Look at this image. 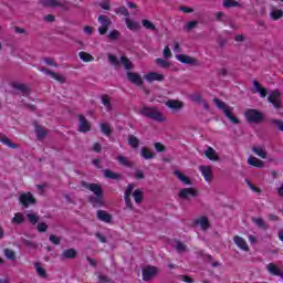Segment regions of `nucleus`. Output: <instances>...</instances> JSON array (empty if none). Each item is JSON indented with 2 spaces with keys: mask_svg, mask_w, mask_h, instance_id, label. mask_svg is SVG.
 I'll return each instance as SVG.
<instances>
[{
  "mask_svg": "<svg viewBox=\"0 0 283 283\" xmlns=\"http://www.w3.org/2000/svg\"><path fill=\"white\" fill-rule=\"evenodd\" d=\"M82 187L92 191L94 196L88 197V202L94 207H105V197L103 195V187L98 184H87V181H81Z\"/></svg>",
  "mask_w": 283,
  "mask_h": 283,
  "instance_id": "1",
  "label": "nucleus"
},
{
  "mask_svg": "<svg viewBox=\"0 0 283 283\" xmlns=\"http://www.w3.org/2000/svg\"><path fill=\"white\" fill-rule=\"evenodd\" d=\"M140 116L148 118L149 120H155V123H165L166 118L157 107L144 106L139 111Z\"/></svg>",
  "mask_w": 283,
  "mask_h": 283,
  "instance_id": "2",
  "label": "nucleus"
},
{
  "mask_svg": "<svg viewBox=\"0 0 283 283\" xmlns=\"http://www.w3.org/2000/svg\"><path fill=\"white\" fill-rule=\"evenodd\" d=\"M247 123L250 125H260L264 123V113L255 108H248L244 113Z\"/></svg>",
  "mask_w": 283,
  "mask_h": 283,
  "instance_id": "3",
  "label": "nucleus"
},
{
  "mask_svg": "<svg viewBox=\"0 0 283 283\" xmlns=\"http://www.w3.org/2000/svg\"><path fill=\"white\" fill-rule=\"evenodd\" d=\"M268 102L273 105L275 109L282 107V92L280 90H274L269 93Z\"/></svg>",
  "mask_w": 283,
  "mask_h": 283,
  "instance_id": "4",
  "label": "nucleus"
},
{
  "mask_svg": "<svg viewBox=\"0 0 283 283\" xmlns=\"http://www.w3.org/2000/svg\"><path fill=\"white\" fill-rule=\"evenodd\" d=\"M19 202L24 209H29L30 206L36 205V199L34 198L32 192H23L19 197Z\"/></svg>",
  "mask_w": 283,
  "mask_h": 283,
  "instance_id": "5",
  "label": "nucleus"
},
{
  "mask_svg": "<svg viewBox=\"0 0 283 283\" xmlns=\"http://www.w3.org/2000/svg\"><path fill=\"white\" fill-rule=\"evenodd\" d=\"M142 275L144 282H151V280H154V277L158 275V268L154 265H148L142 270Z\"/></svg>",
  "mask_w": 283,
  "mask_h": 283,
  "instance_id": "6",
  "label": "nucleus"
},
{
  "mask_svg": "<svg viewBox=\"0 0 283 283\" xmlns=\"http://www.w3.org/2000/svg\"><path fill=\"white\" fill-rule=\"evenodd\" d=\"M98 22L101 23V27L98 28V32L99 34H105L106 32H108L109 27L112 25V19H109V17L105 15V14H101L97 18Z\"/></svg>",
  "mask_w": 283,
  "mask_h": 283,
  "instance_id": "7",
  "label": "nucleus"
},
{
  "mask_svg": "<svg viewBox=\"0 0 283 283\" xmlns=\"http://www.w3.org/2000/svg\"><path fill=\"white\" fill-rule=\"evenodd\" d=\"M178 197L181 200H190V198H198V190H196L195 188H182L179 191Z\"/></svg>",
  "mask_w": 283,
  "mask_h": 283,
  "instance_id": "8",
  "label": "nucleus"
},
{
  "mask_svg": "<svg viewBox=\"0 0 283 283\" xmlns=\"http://www.w3.org/2000/svg\"><path fill=\"white\" fill-rule=\"evenodd\" d=\"M78 132L82 134H87V132H92V124L90 120L85 118V115H78Z\"/></svg>",
  "mask_w": 283,
  "mask_h": 283,
  "instance_id": "9",
  "label": "nucleus"
},
{
  "mask_svg": "<svg viewBox=\"0 0 283 283\" xmlns=\"http://www.w3.org/2000/svg\"><path fill=\"white\" fill-rule=\"evenodd\" d=\"M13 90L21 92L22 96H30V86L24 83L13 82L10 84Z\"/></svg>",
  "mask_w": 283,
  "mask_h": 283,
  "instance_id": "10",
  "label": "nucleus"
},
{
  "mask_svg": "<svg viewBox=\"0 0 283 283\" xmlns=\"http://www.w3.org/2000/svg\"><path fill=\"white\" fill-rule=\"evenodd\" d=\"M126 76H127L129 83H132L133 85L140 86L144 83L143 77H140V74H138V73H134L132 71H128L126 73Z\"/></svg>",
  "mask_w": 283,
  "mask_h": 283,
  "instance_id": "11",
  "label": "nucleus"
},
{
  "mask_svg": "<svg viewBox=\"0 0 283 283\" xmlns=\"http://www.w3.org/2000/svg\"><path fill=\"white\" fill-rule=\"evenodd\" d=\"M40 72H43V74H46L48 76H51L54 78V81H57V83H65V77L54 71H51L50 69L42 67L40 69Z\"/></svg>",
  "mask_w": 283,
  "mask_h": 283,
  "instance_id": "12",
  "label": "nucleus"
},
{
  "mask_svg": "<svg viewBox=\"0 0 283 283\" xmlns=\"http://www.w3.org/2000/svg\"><path fill=\"white\" fill-rule=\"evenodd\" d=\"M177 61L179 63H182L184 65H196L198 63V60L187 55V54H178L176 55Z\"/></svg>",
  "mask_w": 283,
  "mask_h": 283,
  "instance_id": "13",
  "label": "nucleus"
},
{
  "mask_svg": "<svg viewBox=\"0 0 283 283\" xmlns=\"http://www.w3.org/2000/svg\"><path fill=\"white\" fill-rule=\"evenodd\" d=\"M76 255H78V252L74 248L66 249L62 252L61 260L62 262L65 260H74Z\"/></svg>",
  "mask_w": 283,
  "mask_h": 283,
  "instance_id": "14",
  "label": "nucleus"
},
{
  "mask_svg": "<svg viewBox=\"0 0 283 283\" xmlns=\"http://www.w3.org/2000/svg\"><path fill=\"white\" fill-rule=\"evenodd\" d=\"M33 125L35 127V134H36L38 140H43L45 136H48V130H45V128H43V126H41L39 122H34Z\"/></svg>",
  "mask_w": 283,
  "mask_h": 283,
  "instance_id": "15",
  "label": "nucleus"
},
{
  "mask_svg": "<svg viewBox=\"0 0 283 283\" xmlns=\"http://www.w3.org/2000/svg\"><path fill=\"white\" fill-rule=\"evenodd\" d=\"M145 78L148 83H154V81L163 82L165 81V75L159 74L157 72H149L148 74L145 75Z\"/></svg>",
  "mask_w": 283,
  "mask_h": 283,
  "instance_id": "16",
  "label": "nucleus"
},
{
  "mask_svg": "<svg viewBox=\"0 0 283 283\" xmlns=\"http://www.w3.org/2000/svg\"><path fill=\"white\" fill-rule=\"evenodd\" d=\"M233 241H234V244H237V247H238L239 249H241V251H247V252L250 251L249 244H247V241H245L242 237L235 235V237L233 238Z\"/></svg>",
  "mask_w": 283,
  "mask_h": 283,
  "instance_id": "17",
  "label": "nucleus"
},
{
  "mask_svg": "<svg viewBox=\"0 0 283 283\" xmlns=\"http://www.w3.org/2000/svg\"><path fill=\"white\" fill-rule=\"evenodd\" d=\"M223 114L226 118L230 120V123H233V125H240V119L233 114V108L228 107L227 109H224Z\"/></svg>",
  "mask_w": 283,
  "mask_h": 283,
  "instance_id": "18",
  "label": "nucleus"
},
{
  "mask_svg": "<svg viewBox=\"0 0 283 283\" xmlns=\"http://www.w3.org/2000/svg\"><path fill=\"white\" fill-rule=\"evenodd\" d=\"M104 177L108 178L109 180H123V175L118 174V172H114L109 169H104L103 170Z\"/></svg>",
  "mask_w": 283,
  "mask_h": 283,
  "instance_id": "19",
  "label": "nucleus"
},
{
  "mask_svg": "<svg viewBox=\"0 0 283 283\" xmlns=\"http://www.w3.org/2000/svg\"><path fill=\"white\" fill-rule=\"evenodd\" d=\"M205 156L208 157L209 160H213L216 163H219L220 160V156H218V153H216L213 147H208V149L205 150Z\"/></svg>",
  "mask_w": 283,
  "mask_h": 283,
  "instance_id": "20",
  "label": "nucleus"
},
{
  "mask_svg": "<svg viewBox=\"0 0 283 283\" xmlns=\"http://www.w3.org/2000/svg\"><path fill=\"white\" fill-rule=\"evenodd\" d=\"M97 220L109 224L112 222V214L107 213L105 210H97Z\"/></svg>",
  "mask_w": 283,
  "mask_h": 283,
  "instance_id": "21",
  "label": "nucleus"
},
{
  "mask_svg": "<svg viewBox=\"0 0 283 283\" xmlns=\"http://www.w3.org/2000/svg\"><path fill=\"white\" fill-rule=\"evenodd\" d=\"M248 165H251L252 167H258V169H263L264 161L258 159L256 157L250 156L248 158Z\"/></svg>",
  "mask_w": 283,
  "mask_h": 283,
  "instance_id": "22",
  "label": "nucleus"
},
{
  "mask_svg": "<svg viewBox=\"0 0 283 283\" xmlns=\"http://www.w3.org/2000/svg\"><path fill=\"white\" fill-rule=\"evenodd\" d=\"M119 61L122 65H124V70H127V72H132L134 70V63L129 60L127 56H120Z\"/></svg>",
  "mask_w": 283,
  "mask_h": 283,
  "instance_id": "23",
  "label": "nucleus"
},
{
  "mask_svg": "<svg viewBox=\"0 0 283 283\" xmlns=\"http://www.w3.org/2000/svg\"><path fill=\"white\" fill-rule=\"evenodd\" d=\"M205 180H207V182H209V180H211V176H212V171H211V167L209 166H200L199 167Z\"/></svg>",
  "mask_w": 283,
  "mask_h": 283,
  "instance_id": "24",
  "label": "nucleus"
},
{
  "mask_svg": "<svg viewBox=\"0 0 283 283\" xmlns=\"http://www.w3.org/2000/svg\"><path fill=\"white\" fill-rule=\"evenodd\" d=\"M195 224H200L203 231H207V229L211 227V224L209 223V218L207 217H200L199 219H196Z\"/></svg>",
  "mask_w": 283,
  "mask_h": 283,
  "instance_id": "25",
  "label": "nucleus"
},
{
  "mask_svg": "<svg viewBox=\"0 0 283 283\" xmlns=\"http://www.w3.org/2000/svg\"><path fill=\"white\" fill-rule=\"evenodd\" d=\"M166 105L169 107V109H174V112H178V109H182V103L176 99H168L166 102Z\"/></svg>",
  "mask_w": 283,
  "mask_h": 283,
  "instance_id": "26",
  "label": "nucleus"
},
{
  "mask_svg": "<svg viewBox=\"0 0 283 283\" xmlns=\"http://www.w3.org/2000/svg\"><path fill=\"white\" fill-rule=\"evenodd\" d=\"M40 3L43 8H57V6H63V3L56 0H41Z\"/></svg>",
  "mask_w": 283,
  "mask_h": 283,
  "instance_id": "27",
  "label": "nucleus"
},
{
  "mask_svg": "<svg viewBox=\"0 0 283 283\" xmlns=\"http://www.w3.org/2000/svg\"><path fill=\"white\" fill-rule=\"evenodd\" d=\"M252 222H254V224H256V227L259 229H262L263 231L269 230V224H266V222L262 218H252Z\"/></svg>",
  "mask_w": 283,
  "mask_h": 283,
  "instance_id": "28",
  "label": "nucleus"
},
{
  "mask_svg": "<svg viewBox=\"0 0 283 283\" xmlns=\"http://www.w3.org/2000/svg\"><path fill=\"white\" fill-rule=\"evenodd\" d=\"M174 174L178 178V180L184 182V185H192L191 179L189 177L185 176L182 172H180V170H175Z\"/></svg>",
  "mask_w": 283,
  "mask_h": 283,
  "instance_id": "29",
  "label": "nucleus"
},
{
  "mask_svg": "<svg viewBox=\"0 0 283 283\" xmlns=\"http://www.w3.org/2000/svg\"><path fill=\"white\" fill-rule=\"evenodd\" d=\"M268 271L272 275H276L279 277H283V273L281 272V270L277 269V266H275V264H273V263L268 264Z\"/></svg>",
  "mask_w": 283,
  "mask_h": 283,
  "instance_id": "30",
  "label": "nucleus"
},
{
  "mask_svg": "<svg viewBox=\"0 0 283 283\" xmlns=\"http://www.w3.org/2000/svg\"><path fill=\"white\" fill-rule=\"evenodd\" d=\"M128 145L130 147H133V149H138V147L140 146V139H138V137H136L134 135H129L128 136Z\"/></svg>",
  "mask_w": 283,
  "mask_h": 283,
  "instance_id": "31",
  "label": "nucleus"
},
{
  "mask_svg": "<svg viewBox=\"0 0 283 283\" xmlns=\"http://www.w3.org/2000/svg\"><path fill=\"white\" fill-rule=\"evenodd\" d=\"M0 143L7 145V147H10V149H17L19 147V145L12 143V140L7 136H0Z\"/></svg>",
  "mask_w": 283,
  "mask_h": 283,
  "instance_id": "32",
  "label": "nucleus"
},
{
  "mask_svg": "<svg viewBox=\"0 0 283 283\" xmlns=\"http://www.w3.org/2000/svg\"><path fill=\"white\" fill-rule=\"evenodd\" d=\"M223 8L228 10L231 8H242V4L235 0H223Z\"/></svg>",
  "mask_w": 283,
  "mask_h": 283,
  "instance_id": "33",
  "label": "nucleus"
},
{
  "mask_svg": "<svg viewBox=\"0 0 283 283\" xmlns=\"http://www.w3.org/2000/svg\"><path fill=\"white\" fill-rule=\"evenodd\" d=\"M269 123L272 127H276L279 129V132H283V120L282 119L271 118V119H269Z\"/></svg>",
  "mask_w": 283,
  "mask_h": 283,
  "instance_id": "34",
  "label": "nucleus"
},
{
  "mask_svg": "<svg viewBox=\"0 0 283 283\" xmlns=\"http://www.w3.org/2000/svg\"><path fill=\"white\" fill-rule=\"evenodd\" d=\"M142 24L146 28V30H151V32H157L156 24L147 19L142 20Z\"/></svg>",
  "mask_w": 283,
  "mask_h": 283,
  "instance_id": "35",
  "label": "nucleus"
},
{
  "mask_svg": "<svg viewBox=\"0 0 283 283\" xmlns=\"http://www.w3.org/2000/svg\"><path fill=\"white\" fill-rule=\"evenodd\" d=\"M155 62L159 65V67H163L164 70H169L171 66V62L160 57L156 59Z\"/></svg>",
  "mask_w": 283,
  "mask_h": 283,
  "instance_id": "36",
  "label": "nucleus"
},
{
  "mask_svg": "<svg viewBox=\"0 0 283 283\" xmlns=\"http://www.w3.org/2000/svg\"><path fill=\"white\" fill-rule=\"evenodd\" d=\"M126 24L128 30H140V23L129 20L126 18Z\"/></svg>",
  "mask_w": 283,
  "mask_h": 283,
  "instance_id": "37",
  "label": "nucleus"
},
{
  "mask_svg": "<svg viewBox=\"0 0 283 283\" xmlns=\"http://www.w3.org/2000/svg\"><path fill=\"white\" fill-rule=\"evenodd\" d=\"M175 242H176L177 253H187V251H188L187 245H185V243H182V241L176 240Z\"/></svg>",
  "mask_w": 283,
  "mask_h": 283,
  "instance_id": "38",
  "label": "nucleus"
},
{
  "mask_svg": "<svg viewBox=\"0 0 283 283\" xmlns=\"http://www.w3.org/2000/svg\"><path fill=\"white\" fill-rule=\"evenodd\" d=\"M212 102L214 103L218 109H221V112H224V109L229 107L227 103L222 102V99L220 98H213Z\"/></svg>",
  "mask_w": 283,
  "mask_h": 283,
  "instance_id": "39",
  "label": "nucleus"
},
{
  "mask_svg": "<svg viewBox=\"0 0 283 283\" xmlns=\"http://www.w3.org/2000/svg\"><path fill=\"white\" fill-rule=\"evenodd\" d=\"M4 258H7V260H10L11 262H14L17 260V253H14L13 250L10 249H4Z\"/></svg>",
  "mask_w": 283,
  "mask_h": 283,
  "instance_id": "40",
  "label": "nucleus"
},
{
  "mask_svg": "<svg viewBox=\"0 0 283 283\" xmlns=\"http://www.w3.org/2000/svg\"><path fill=\"white\" fill-rule=\"evenodd\" d=\"M252 151L260 158H266V151L262 147L253 146Z\"/></svg>",
  "mask_w": 283,
  "mask_h": 283,
  "instance_id": "41",
  "label": "nucleus"
},
{
  "mask_svg": "<svg viewBox=\"0 0 283 283\" xmlns=\"http://www.w3.org/2000/svg\"><path fill=\"white\" fill-rule=\"evenodd\" d=\"M78 56H80L81 61H84V63H90L94 59V56H92V54L84 52V51L80 52Z\"/></svg>",
  "mask_w": 283,
  "mask_h": 283,
  "instance_id": "42",
  "label": "nucleus"
},
{
  "mask_svg": "<svg viewBox=\"0 0 283 283\" xmlns=\"http://www.w3.org/2000/svg\"><path fill=\"white\" fill-rule=\"evenodd\" d=\"M108 62L111 65H114L115 70H118L120 67V61L117 60L116 55L108 54Z\"/></svg>",
  "mask_w": 283,
  "mask_h": 283,
  "instance_id": "43",
  "label": "nucleus"
},
{
  "mask_svg": "<svg viewBox=\"0 0 283 283\" xmlns=\"http://www.w3.org/2000/svg\"><path fill=\"white\" fill-rule=\"evenodd\" d=\"M140 155L145 158V160H151L154 158V153L149 151L147 147H143Z\"/></svg>",
  "mask_w": 283,
  "mask_h": 283,
  "instance_id": "44",
  "label": "nucleus"
},
{
  "mask_svg": "<svg viewBox=\"0 0 283 283\" xmlns=\"http://www.w3.org/2000/svg\"><path fill=\"white\" fill-rule=\"evenodd\" d=\"M133 197H134L136 205H140V202H143V192L140 191V189H136L133 192Z\"/></svg>",
  "mask_w": 283,
  "mask_h": 283,
  "instance_id": "45",
  "label": "nucleus"
},
{
  "mask_svg": "<svg viewBox=\"0 0 283 283\" xmlns=\"http://www.w3.org/2000/svg\"><path fill=\"white\" fill-rule=\"evenodd\" d=\"M102 103L108 112H112V102H109V96L108 95H103L102 96Z\"/></svg>",
  "mask_w": 283,
  "mask_h": 283,
  "instance_id": "46",
  "label": "nucleus"
},
{
  "mask_svg": "<svg viewBox=\"0 0 283 283\" xmlns=\"http://www.w3.org/2000/svg\"><path fill=\"white\" fill-rule=\"evenodd\" d=\"M35 270L40 277H48V272L45 271V269L41 268V263H35Z\"/></svg>",
  "mask_w": 283,
  "mask_h": 283,
  "instance_id": "47",
  "label": "nucleus"
},
{
  "mask_svg": "<svg viewBox=\"0 0 283 283\" xmlns=\"http://www.w3.org/2000/svg\"><path fill=\"white\" fill-rule=\"evenodd\" d=\"M101 132L105 134V136H112V128L106 123L101 124Z\"/></svg>",
  "mask_w": 283,
  "mask_h": 283,
  "instance_id": "48",
  "label": "nucleus"
},
{
  "mask_svg": "<svg viewBox=\"0 0 283 283\" xmlns=\"http://www.w3.org/2000/svg\"><path fill=\"white\" fill-rule=\"evenodd\" d=\"M12 222H15L17 224H21V223L25 222V217H23L22 213H15L12 219Z\"/></svg>",
  "mask_w": 283,
  "mask_h": 283,
  "instance_id": "49",
  "label": "nucleus"
},
{
  "mask_svg": "<svg viewBox=\"0 0 283 283\" xmlns=\"http://www.w3.org/2000/svg\"><path fill=\"white\" fill-rule=\"evenodd\" d=\"M270 17L274 20L277 21V19H282L283 17V11L282 10H274L270 13Z\"/></svg>",
  "mask_w": 283,
  "mask_h": 283,
  "instance_id": "50",
  "label": "nucleus"
},
{
  "mask_svg": "<svg viewBox=\"0 0 283 283\" xmlns=\"http://www.w3.org/2000/svg\"><path fill=\"white\" fill-rule=\"evenodd\" d=\"M27 220H29L31 224H36V222H39V216L34 213H27Z\"/></svg>",
  "mask_w": 283,
  "mask_h": 283,
  "instance_id": "51",
  "label": "nucleus"
},
{
  "mask_svg": "<svg viewBox=\"0 0 283 283\" xmlns=\"http://www.w3.org/2000/svg\"><path fill=\"white\" fill-rule=\"evenodd\" d=\"M117 160L120 163V165H124V167H132V163H129L125 156H118Z\"/></svg>",
  "mask_w": 283,
  "mask_h": 283,
  "instance_id": "52",
  "label": "nucleus"
},
{
  "mask_svg": "<svg viewBox=\"0 0 283 283\" xmlns=\"http://www.w3.org/2000/svg\"><path fill=\"white\" fill-rule=\"evenodd\" d=\"M245 182H247V185L250 187V189H251L252 191H254V193H262V190H261L260 188L255 187V185H253V184L251 182V180L245 179Z\"/></svg>",
  "mask_w": 283,
  "mask_h": 283,
  "instance_id": "53",
  "label": "nucleus"
},
{
  "mask_svg": "<svg viewBox=\"0 0 283 283\" xmlns=\"http://www.w3.org/2000/svg\"><path fill=\"white\" fill-rule=\"evenodd\" d=\"M98 280L102 283H114V280H112V277L107 276V275H103V274H98Z\"/></svg>",
  "mask_w": 283,
  "mask_h": 283,
  "instance_id": "54",
  "label": "nucleus"
},
{
  "mask_svg": "<svg viewBox=\"0 0 283 283\" xmlns=\"http://www.w3.org/2000/svg\"><path fill=\"white\" fill-rule=\"evenodd\" d=\"M118 36H120V32L116 30L111 31L108 34V39H111V41H117Z\"/></svg>",
  "mask_w": 283,
  "mask_h": 283,
  "instance_id": "55",
  "label": "nucleus"
},
{
  "mask_svg": "<svg viewBox=\"0 0 283 283\" xmlns=\"http://www.w3.org/2000/svg\"><path fill=\"white\" fill-rule=\"evenodd\" d=\"M50 242H52V244L59 245L61 244V238L56 237L55 234H51L49 237Z\"/></svg>",
  "mask_w": 283,
  "mask_h": 283,
  "instance_id": "56",
  "label": "nucleus"
},
{
  "mask_svg": "<svg viewBox=\"0 0 283 283\" xmlns=\"http://www.w3.org/2000/svg\"><path fill=\"white\" fill-rule=\"evenodd\" d=\"M43 61L46 65H52L53 67H59V64L56 62H54V60L52 57H44Z\"/></svg>",
  "mask_w": 283,
  "mask_h": 283,
  "instance_id": "57",
  "label": "nucleus"
},
{
  "mask_svg": "<svg viewBox=\"0 0 283 283\" xmlns=\"http://www.w3.org/2000/svg\"><path fill=\"white\" fill-rule=\"evenodd\" d=\"M123 14V17H129V11L125 7H119L116 9V13Z\"/></svg>",
  "mask_w": 283,
  "mask_h": 283,
  "instance_id": "58",
  "label": "nucleus"
},
{
  "mask_svg": "<svg viewBox=\"0 0 283 283\" xmlns=\"http://www.w3.org/2000/svg\"><path fill=\"white\" fill-rule=\"evenodd\" d=\"M178 280H181V282L186 283H193V279H191L189 275H178Z\"/></svg>",
  "mask_w": 283,
  "mask_h": 283,
  "instance_id": "59",
  "label": "nucleus"
},
{
  "mask_svg": "<svg viewBox=\"0 0 283 283\" xmlns=\"http://www.w3.org/2000/svg\"><path fill=\"white\" fill-rule=\"evenodd\" d=\"M38 231L40 233H45V231H48V226L45 222H40L38 223Z\"/></svg>",
  "mask_w": 283,
  "mask_h": 283,
  "instance_id": "60",
  "label": "nucleus"
},
{
  "mask_svg": "<svg viewBox=\"0 0 283 283\" xmlns=\"http://www.w3.org/2000/svg\"><path fill=\"white\" fill-rule=\"evenodd\" d=\"M155 149L158 153L167 151V147L160 143H155Z\"/></svg>",
  "mask_w": 283,
  "mask_h": 283,
  "instance_id": "61",
  "label": "nucleus"
},
{
  "mask_svg": "<svg viewBox=\"0 0 283 283\" xmlns=\"http://www.w3.org/2000/svg\"><path fill=\"white\" fill-rule=\"evenodd\" d=\"M23 244H24V247H29V249H36V243H34L28 239L23 240Z\"/></svg>",
  "mask_w": 283,
  "mask_h": 283,
  "instance_id": "62",
  "label": "nucleus"
},
{
  "mask_svg": "<svg viewBox=\"0 0 283 283\" xmlns=\"http://www.w3.org/2000/svg\"><path fill=\"white\" fill-rule=\"evenodd\" d=\"M135 178L137 180H145V172H143V170H136L135 171Z\"/></svg>",
  "mask_w": 283,
  "mask_h": 283,
  "instance_id": "63",
  "label": "nucleus"
},
{
  "mask_svg": "<svg viewBox=\"0 0 283 283\" xmlns=\"http://www.w3.org/2000/svg\"><path fill=\"white\" fill-rule=\"evenodd\" d=\"M95 237L103 243V244H107V238L105 235H103L101 232H97L95 234Z\"/></svg>",
  "mask_w": 283,
  "mask_h": 283,
  "instance_id": "64",
  "label": "nucleus"
}]
</instances>
